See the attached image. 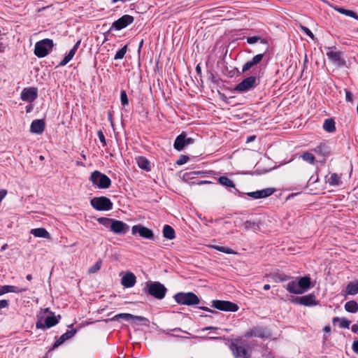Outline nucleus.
<instances>
[{"mask_svg": "<svg viewBox=\"0 0 358 358\" xmlns=\"http://www.w3.org/2000/svg\"><path fill=\"white\" fill-rule=\"evenodd\" d=\"M60 315H55L49 308L41 309L36 315V327L45 330L57 324L61 320Z\"/></svg>", "mask_w": 358, "mask_h": 358, "instance_id": "nucleus-1", "label": "nucleus"}, {"mask_svg": "<svg viewBox=\"0 0 358 358\" xmlns=\"http://www.w3.org/2000/svg\"><path fill=\"white\" fill-rule=\"evenodd\" d=\"M234 358H251L252 345L245 339L235 338L229 345Z\"/></svg>", "mask_w": 358, "mask_h": 358, "instance_id": "nucleus-2", "label": "nucleus"}, {"mask_svg": "<svg viewBox=\"0 0 358 358\" xmlns=\"http://www.w3.org/2000/svg\"><path fill=\"white\" fill-rule=\"evenodd\" d=\"M312 287L313 285L309 275L298 278L297 281L292 280L283 285L289 293L294 294H302Z\"/></svg>", "mask_w": 358, "mask_h": 358, "instance_id": "nucleus-3", "label": "nucleus"}, {"mask_svg": "<svg viewBox=\"0 0 358 358\" xmlns=\"http://www.w3.org/2000/svg\"><path fill=\"white\" fill-rule=\"evenodd\" d=\"M145 292L158 300L163 299L167 292L166 287L158 281H148L145 282Z\"/></svg>", "mask_w": 358, "mask_h": 358, "instance_id": "nucleus-4", "label": "nucleus"}, {"mask_svg": "<svg viewBox=\"0 0 358 358\" xmlns=\"http://www.w3.org/2000/svg\"><path fill=\"white\" fill-rule=\"evenodd\" d=\"M176 302L179 305L194 306L200 302L199 298L193 292H178L173 296Z\"/></svg>", "mask_w": 358, "mask_h": 358, "instance_id": "nucleus-5", "label": "nucleus"}, {"mask_svg": "<svg viewBox=\"0 0 358 358\" xmlns=\"http://www.w3.org/2000/svg\"><path fill=\"white\" fill-rule=\"evenodd\" d=\"M90 180L99 189H107L111 185L110 178L99 171H93L90 177Z\"/></svg>", "mask_w": 358, "mask_h": 358, "instance_id": "nucleus-6", "label": "nucleus"}, {"mask_svg": "<svg viewBox=\"0 0 358 358\" xmlns=\"http://www.w3.org/2000/svg\"><path fill=\"white\" fill-rule=\"evenodd\" d=\"M54 46L52 39L45 38L36 43L34 47V54L39 58L48 55Z\"/></svg>", "mask_w": 358, "mask_h": 358, "instance_id": "nucleus-7", "label": "nucleus"}, {"mask_svg": "<svg viewBox=\"0 0 358 358\" xmlns=\"http://www.w3.org/2000/svg\"><path fill=\"white\" fill-rule=\"evenodd\" d=\"M259 84L258 78L255 76H250L237 84L234 87V90L240 93L247 92L254 90Z\"/></svg>", "mask_w": 358, "mask_h": 358, "instance_id": "nucleus-8", "label": "nucleus"}, {"mask_svg": "<svg viewBox=\"0 0 358 358\" xmlns=\"http://www.w3.org/2000/svg\"><path fill=\"white\" fill-rule=\"evenodd\" d=\"M90 204L93 208L99 211L110 210L113 206L110 199L104 196L92 198L90 200Z\"/></svg>", "mask_w": 358, "mask_h": 358, "instance_id": "nucleus-9", "label": "nucleus"}, {"mask_svg": "<svg viewBox=\"0 0 358 358\" xmlns=\"http://www.w3.org/2000/svg\"><path fill=\"white\" fill-rule=\"evenodd\" d=\"M213 307L222 311L236 312L238 310V306L229 301L213 300L212 301Z\"/></svg>", "mask_w": 358, "mask_h": 358, "instance_id": "nucleus-10", "label": "nucleus"}, {"mask_svg": "<svg viewBox=\"0 0 358 358\" xmlns=\"http://www.w3.org/2000/svg\"><path fill=\"white\" fill-rule=\"evenodd\" d=\"M194 139L192 138H187L185 131H182L175 139L173 148L178 150L181 151L185 146L193 144Z\"/></svg>", "mask_w": 358, "mask_h": 358, "instance_id": "nucleus-11", "label": "nucleus"}, {"mask_svg": "<svg viewBox=\"0 0 358 358\" xmlns=\"http://www.w3.org/2000/svg\"><path fill=\"white\" fill-rule=\"evenodd\" d=\"M131 233L134 236L138 234L141 237L148 240H154L155 238L153 231L151 229L140 224L132 227Z\"/></svg>", "mask_w": 358, "mask_h": 358, "instance_id": "nucleus-12", "label": "nucleus"}, {"mask_svg": "<svg viewBox=\"0 0 358 358\" xmlns=\"http://www.w3.org/2000/svg\"><path fill=\"white\" fill-rule=\"evenodd\" d=\"M38 98V89L34 87H24L20 93L22 101L32 103Z\"/></svg>", "mask_w": 358, "mask_h": 358, "instance_id": "nucleus-13", "label": "nucleus"}, {"mask_svg": "<svg viewBox=\"0 0 358 358\" xmlns=\"http://www.w3.org/2000/svg\"><path fill=\"white\" fill-rule=\"evenodd\" d=\"M134 17L129 15H124L111 25L110 30H121L134 22Z\"/></svg>", "mask_w": 358, "mask_h": 358, "instance_id": "nucleus-14", "label": "nucleus"}, {"mask_svg": "<svg viewBox=\"0 0 358 358\" xmlns=\"http://www.w3.org/2000/svg\"><path fill=\"white\" fill-rule=\"evenodd\" d=\"M270 336V332L268 331L267 328L256 326L249 329L245 334V337L251 338V337H257L260 338H266Z\"/></svg>", "mask_w": 358, "mask_h": 358, "instance_id": "nucleus-15", "label": "nucleus"}, {"mask_svg": "<svg viewBox=\"0 0 358 358\" xmlns=\"http://www.w3.org/2000/svg\"><path fill=\"white\" fill-rule=\"evenodd\" d=\"M328 50L327 52V57L334 64L338 66H344L345 61L342 59V53L339 51H335L336 48L335 46L327 47Z\"/></svg>", "mask_w": 358, "mask_h": 358, "instance_id": "nucleus-16", "label": "nucleus"}, {"mask_svg": "<svg viewBox=\"0 0 358 358\" xmlns=\"http://www.w3.org/2000/svg\"><path fill=\"white\" fill-rule=\"evenodd\" d=\"M292 302L303 305L304 306H313L318 303L316 296L314 294H309L303 296H298L294 298Z\"/></svg>", "mask_w": 358, "mask_h": 358, "instance_id": "nucleus-17", "label": "nucleus"}, {"mask_svg": "<svg viewBox=\"0 0 358 358\" xmlns=\"http://www.w3.org/2000/svg\"><path fill=\"white\" fill-rule=\"evenodd\" d=\"M110 227V231L118 235H124L129 230V226L127 223L115 219H113Z\"/></svg>", "mask_w": 358, "mask_h": 358, "instance_id": "nucleus-18", "label": "nucleus"}, {"mask_svg": "<svg viewBox=\"0 0 358 358\" xmlns=\"http://www.w3.org/2000/svg\"><path fill=\"white\" fill-rule=\"evenodd\" d=\"M77 332L76 329H73L69 331H67L66 333L63 334L60 337L56 340V341L52 345V348L48 351V353L50 352V351L55 350V348H58L59 345L63 344L66 341L71 338Z\"/></svg>", "mask_w": 358, "mask_h": 358, "instance_id": "nucleus-19", "label": "nucleus"}, {"mask_svg": "<svg viewBox=\"0 0 358 358\" xmlns=\"http://www.w3.org/2000/svg\"><path fill=\"white\" fill-rule=\"evenodd\" d=\"M264 57V53L258 54L254 56L243 66L242 73H245L258 65L262 61Z\"/></svg>", "mask_w": 358, "mask_h": 358, "instance_id": "nucleus-20", "label": "nucleus"}, {"mask_svg": "<svg viewBox=\"0 0 358 358\" xmlns=\"http://www.w3.org/2000/svg\"><path fill=\"white\" fill-rule=\"evenodd\" d=\"M120 319H123L126 321H129L130 320H135L138 322H148V320L143 316L134 315L130 313H120L112 318L109 319L110 321H118Z\"/></svg>", "mask_w": 358, "mask_h": 358, "instance_id": "nucleus-21", "label": "nucleus"}, {"mask_svg": "<svg viewBox=\"0 0 358 358\" xmlns=\"http://www.w3.org/2000/svg\"><path fill=\"white\" fill-rule=\"evenodd\" d=\"M275 192L274 188H266L255 192H248L247 195L254 199H264L272 195Z\"/></svg>", "mask_w": 358, "mask_h": 358, "instance_id": "nucleus-22", "label": "nucleus"}, {"mask_svg": "<svg viewBox=\"0 0 358 358\" xmlns=\"http://www.w3.org/2000/svg\"><path fill=\"white\" fill-rule=\"evenodd\" d=\"M45 128V122L43 120L38 119L32 121L30 125V132L36 134H42Z\"/></svg>", "mask_w": 358, "mask_h": 358, "instance_id": "nucleus-23", "label": "nucleus"}, {"mask_svg": "<svg viewBox=\"0 0 358 358\" xmlns=\"http://www.w3.org/2000/svg\"><path fill=\"white\" fill-rule=\"evenodd\" d=\"M136 282V278L131 272H127L121 279V284L126 288L133 287Z\"/></svg>", "mask_w": 358, "mask_h": 358, "instance_id": "nucleus-24", "label": "nucleus"}, {"mask_svg": "<svg viewBox=\"0 0 358 358\" xmlns=\"http://www.w3.org/2000/svg\"><path fill=\"white\" fill-rule=\"evenodd\" d=\"M81 41H77L75 45L73 46V48L69 50V53L66 54L64 59L59 62V66H63L66 65L76 55L78 49L80 47Z\"/></svg>", "mask_w": 358, "mask_h": 358, "instance_id": "nucleus-25", "label": "nucleus"}, {"mask_svg": "<svg viewBox=\"0 0 358 358\" xmlns=\"http://www.w3.org/2000/svg\"><path fill=\"white\" fill-rule=\"evenodd\" d=\"M27 290V288H19L18 287L14 285H4L0 287V296L8 292L21 293L26 292Z\"/></svg>", "mask_w": 358, "mask_h": 358, "instance_id": "nucleus-26", "label": "nucleus"}, {"mask_svg": "<svg viewBox=\"0 0 358 358\" xmlns=\"http://www.w3.org/2000/svg\"><path fill=\"white\" fill-rule=\"evenodd\" d=\"M313 151L324 157H328L331 153V149L326 143H320L313 149Z\"/></svg>", "mask_w": 358, "mask_h": 358, "instance_id": "nucleus-27", "label": "nucleus"}, {"mask_svg": "<svg viewBox=\"0 0 358 358\" xmlns=\"http://www.w3.org/2000/svg\"><path fill=\"white\" fill-rule=\"evenodd\" d=\"M138 167L144 171H150L152 169L150 162L143 156L136 158Z\"/></svg>", "mask_w": 358, "mask_h": 358, "instance_id": "nucleus-28", "label": "nucleus"}, {"mask_svg": "<svg viewBox=\"0 0 358 358\" xmlns=\"http://www.w3.org/2000/svg\"><path fill=\"white\" fill-rule=\"evenodd\" d=\"M218 182L222 185L223 187H231V188H234V190L236 191V192L238 193V194H241V192H239L238 189H237L235 187V184L234 182H233V180H231V179H229L228 177L227 176H220L219 178H218Z\"/></svg>", "mask_w": 358, "mask_h": 358, "instance_id": "nucleus-29", "label": "nucleus"}, {"mask_svg": "<svg viewBox=\"0 0 358 358\" xmlns=\"http://www.w3.org/2000/svg\"><path fill=\"white\" fill-rule=\"evenodd\" d=\"M30 234L38 238H50L49 232L45 228L42 227L32 229Z\"/></svg>", "mask_w": 358, "mask_h": 358, "instance_id": "nucleus-30", "label": "nucleus"}, {"mask_svg": "<svg viewBox=\"0 0 358 358\" xmlns=\"http://www.w3.org/2000/svg\"><path fill=\"white\" fill-rule=\"evenodd\" d=\"M162 233L163 236L169 240H173L176 237V232L174 229L169 224H165L164 226Z\"/></svg>", "mask_w": 358, "mask_h": 358, "instance_id": "nucleus-31", "label": "nucleus"}, {"mask_svg": "<svg viewBox=\"0 0 358 358\" xmlns=\"http://www.w3.org/2000/svg\"><path fill=\"white\" fill-rule=\"evenodd\" d=\"M345 292L349 295H355L358 293V281L350 282L345 287Z\"/></svg>", "mask_w": 358, "mask_h": 358, "instance_id": "nucleus-32", "label": "nucleus"}, {"mask_svg": "<svg viewBox=\"0 0 358 358\" xmlns=\"http://www.w3.org/2000/svg\"><path fill=\"white\" fill-rule=\"evenodd\" d=\"M345 309L348 313H356L358 311V303L354 300L349 301L345 303Z\"/></svg>", "mask_w": 358, "mask_h": 358, "instance_id": "nucleus-33", "label": "nucleus"}, {"mask_svg": "<svg viewBox=\"0 0 358 358\" xmlns=\"http://www.w3.org/2000/svg\"><path fill=\"white\" fill-rule=\"evenodd\" d=\"M335 10L341 14L345 15L346 16L352 17V18L358 20V15L352 10H348L343 7L336 8Z\"/></svg>", "mask_w": 358, "mask_h": 358, "instance_id": "nucleus-34", "label": "nucleus"}, {"mask_svg": "<svg viewBox=\"0 0 358 358\" xmlns=\"http://www.w3.org/2000/svg\"><path fill=\"white\" fill-rule=\"evenodd\" d=\"M328 182L330 186H338L342 183L341 176L334 173L328 179Z\"/></svg>", "mask_w": 358, "mask_h": 358, "instance_id": "nucleus-35", "label": "nucleus"}, {"mask_svg": "<svg viewBox=\"0 0 358 358\" xmlns=\"http://www.w3.org/2000/svg\"><path fill=\"white\" fill-rule=\"evenodd\" d=\"M323 129L328 132H333L336 130L335 122L333 119L329 118L324 120Z\"/></svg>", "mask_w": 358, "mask_h": 358, "instance_id": "nucleus-36", "label": "nucleus"}, {"mask_svg": "<svg viewBox=\"0 0 358 358\" xmlns=\"http://www.w3.org/2000/svg\"><path fill=\"white\" fill-rule=\"evenodd\" d=\"M337 321L340 322L339 327L341 328L349 329L350 325V321L348 320V319L344 317L340 318L338 317H335L333 318L332 322L334 324H335Z\"/></svg>", "mask_w": 358, "mask_h": 358, "instance_id": "nucleus-37", "label": "nucleus"}, {"mask_svg": "<svg viewBox=\"0 0 358 358\" xmlns=\"http://www.w3.org/2000/svg\"><path fill=\"white\" fill-rule=\"evenodd\" d=\"M96 221L100 224H102L103 226H104L105 227H106L110 230V229H111L110 225H112L113 218L101 217H98L96 219Z\"/></svg>", "mask_w": 358, "mask_h": 358, "instance_id": "nucleus-38", "label": "nucleus"}, {"mask_svg": "<svg viewBox=\"0 0 358 358\" xmlns=\"http://www.w3.org/2000/svg\"><path fill=\"white\" fill-rule=\"evenodd\" d=\"M244 227L247 230L252 229L254 231H257L259 229V223L252 220H246L244 222Z\"/></svg>", "mask_w": 358, "mask_h": 358, "instance_id": "nucleus-39", "label": "nucleus"}, {"mask_svg": "<svg viewBox=\"0 0 358 358\" xmlns=\"http://www.w3.org/2000/svg\"><path fill=\"white\" fill-rule=\"evenodd\" d=\"M246 40H247V43H249V44H254V43H257L259 41L261 43H262V44L267 43L266 41L264 38H262L259 36H253L248 37L246 38Z\"/></svg>", "mask_w": 358, "mask_h": 358, "instance_id": "nucleus-40", "label": "nucleus"}, {"mask_svg": "<svg viewBox=\"0 0 358 358\" xmlns=\"http://www.w3.org/2000/svg\"><path fill=\"white\" fill-rule=\"evenodd\" d=\"M211 248L217 251L225 253V254H229V255L235 254L234 251L231 248H228V247H224V246H220V245H212Z\"/></svg>", "mask_w": 358, "mask_h": 358, "instance_id": "nucleus-41", "label": "nucleus"}, {"mask_svg": "<svg viewBox=\"0 0 358 358\" xmlns=\"http://www.w3.org/2000/svg\"><path fill=\"white\" fill-rule=\"evenodd\" d=\"M127 50V45H124L121 49L117 51L116 54L115 55L114 59L119 60L123 59Z\"/></svg>", "mask_w": 358, "mask_h": 358, "instance_id": "nucleus-42", "label": "nucleus"}, {"mask_svg": "<svg viewBox=\"0 0 358 358\" xmlns=\"http://www.w3.org/2000/svg\"><path fill=\"white\" fill-rule=\"evenodd\" d=\"M301 157L304 161L308 162L310 164H314L315 163V157L312 153L306 152L301 155Z\"/></svg>", "mask_w": 358, "mask_h": 358, "instance_id": "nucleus-43", "label": "nucleus"}, {"mask_svg": "<svg viewBox=\"0 0 358 358\" xmlns=\"http://www.w3.org/2000/svg\"><path fill=\"white\" fill-rule=\"evenodd\" d=\"M274 278H275V282H285V281L289 280L293 278L291 277L290 275H285L283 273H276L274 275Z\"/></svg>", "mask_w": 358, "mask_h": 358, "instance_id": "nucleus-44", "label": "nucleus"}, {"mask_svg": "<svg viewBox=\"0 0 358 358\" xmlns=\"http://www.w3.org/2000/svg\"><path fill=\"white\" fill-rule=\"evenodd\" d=\"M299 27L301 31H303L305 34L308 36L312 40L314 41L315 39L314 34L308 27L302 24H299Z\"/></svg>", "mask_w": 358, "mask_h": 358, "instance_id": "nucleus-45", "label": "nucleus"}, {"mask_svg": "<svg viewBox=\"0 0 358 358\" xmlns=\"http://www.w3.org/2000/svg\"><path fill=\"white\" fill-rule=\"evenodd\" d=\"M101 264H102V261L101 259L98 260L93 266H92L89 268V271H88L89 273H96L101 268Z\"/></svg>", "mask_w": 358, "mask_h": 358, "instance_id": "nucleus-46", "label": "nucleus"}, {"mask_svg": "<svg viewBox=\"0 0 358 358\" xmlns=\"http://www.w3.org/2000/svg\"><path fill=\"white\" fill-rule=\"evenodd\" d=\"M120 101L121 104L124 106L129 104V99L125 90H122L120 93Z\"/></svg>", "mask_w": 358, "mask_h": 358, "instance_id": "nucleus-47", "label": "nucleus"}, {"mask_svg": "<svg viewBox=\"0 0 358 358\" xmlns=\"http://www.w3.org/2000/svg\"><path fill=\"white\" fill-rule=\"evenodd\" d=\"M204 172L203 171H192V172H189V173H185L183 176L184 178H187L188 179L189 178H194V176H199V175H204Z\"/></svg>", "mask_w": 358, "mask_h": 358, "instance_id": "nucleus-48", "label": "nucleus"}, {"mask_svg": "<svg viewBox=\"0 0 358 358\" xmlns=\"http://www.w3.org/2000/svg\"><path fill=\"white\" fill-rule=\"evenodd\" d=\"M189 159V157L187 155H181L179 157V159L176 161V164L178 165H182L185 164L188 162Z\"/></svg>", "mask_w": 358, "mask_h": 358, "instance_id": "nucleus-49", "label": "nucleus"}, {"mask_svg": "<svg viewBox=\"0 0 358 358\" xmlns=\"http://www.w3.org/2000/svg\"><path fill=\"white\" fill-rule=\"evenodd\" d=\"M97 136H98V138H99L100 142L102 143V145L103 147L106 146L107 145L106 144V141L104 134H103V131L101 130H99L97 131Z\"/></svg>", "mask_w": 358, "mask_h": 358, "instance_id": "nucleus-50", "label": "nucleus"}, {"mask_svg": "<svg viewBox=\"0 0 358 358\" xmlns=\"http://www.w3.org/2000/svg\"><path fill=\"white\" fill-rule=\"evenodd\" d=\"M345 100L348 102H352L353 99V94L349 90H345Z\"/></svg>", "mask_w": 358, "mask_h": 358, "instance_id": "nucleus-51", "label": "nucleus"}, {"mask_svg": "<svg viewBox=\"0 0 358 358\" xmlns=\"http://www.w3.org/2000/svg\"><path fill=\"white\" fill-rule=\"evenodd\" d=\"M9 306V303L8 300L2 299L0 300V310L4 308H7Z\"/></svg>", "mask_w": 358, "mask_h": 358, "instance_id": "nucleus-52", "label": "nucleus"}, {"mask_svg": "<svg viewBox=\"0 0 358 358\" xmlns=\"http://www.w3.org/2000/svg\"><path fill=\"white\" fill-rule=\"evenodd\" d=\"M352 348L353 351L358 355V340L353 342Z\"/></svg>", "mask_w": 358, "mask_h": 358, "instance_id": "nucleus-53", "label": "nucleus"}, {"mask_svg": "<svg viewBox=\"0 0 358 358\" xmlns=\"http://www.w3.org/2000/svg\"><path fill=\"white\" fill-rule=\"evenodd\" d=\"M6 194L7 191L6 189H2L0 190V201H1L5 198Z\"/></svg>", "mask_w": 358, "mask_h": 358, "instance_id": "nucleus-54", "label": "nucleus"}, {"mask_svg": "<svg viewBox=\"0 0 358 358\" xmlns=\"http://www.w3.org/2000/svg\"><path fill=\"white\" fill-rule=\"evenodd\" d=\"M199 308L200 309H201V310H206V311L209 312V313H217V311H215V310H212V309H210V308H208V307H206V306H200V307H199Z\"/></svg>", "mask_w": 358, "mask_h": 358, "instance_id": "nucleus-55", "label": "nucleus"}, {"mask_svg": "<svg viewBox=\"0 0 358 358\" xmlns=\"http://www.w3.org/2000/svg\"><path fill=\"white\" fill-rule=\"evenodd\" d=\"M256 138L257 137H256L255 135L249 136L247 137L246 143L252 142V141H254L256 139Z\"/></svg>", "mask_w": 358, "mask_h": 358, "instance_id": "nucleus-56", "label": "nucleus"}, {"mask_svg": "<svg viewBox=\"0 0 358 358\" xmlns=\"http://www.w3.org/2000/svg\"><path fill=\"white\" fill-rule=\"evenodd\" d=\"M210 80L213 83L217 84V83H218V80L216 79L215 76L212 73L210 75Z\"/></svg>", "mask_w": 358, "mask_h": 358, "instance_id": "nucleus-57", "label": "nucleus"}, {"mask_svg": "<svg viewBox=\"0 0 358 358\" xmlns=\"http://www.w3.org/2000/svg\"><path fill=\"white\" fill-rule=\"evenodd\" d=\"M351 330L355 334L358 333V324H354L351 327Z\"/></svg>", "mask_w": 358, "mask_h": 358, "instance_id": "nucleus-58", "label": "nucleus"}, {"mask_svg": "<svg viewBox=\"0 0 358 358\" xmlns=\"http://www.w3.org/2000/svg\"><path fill=\"white\" fill-rule=\"evenodd\" d=\"M33 106L31 105V103H30L29 105L26 106V112L27 113H31L33 110Z\"/></svg>", "mask_w": 358, "mask_h": 358, "instance_id": "nucleus-59", "label": "nucleus"}, {"mask_svg": "<svg viewBox=\"0 0 358 358\" xmlns=\"http://www.w3.org/2000/svg\"><path fill=\"white\" fill-rule=\"evenodd\" d=\"M323 331L325 333H329L331 331V327L330 326H325L324 328H323Z\"/></svg>", "mask_w": 358, "mask_h": 358, "instance_id": "nucleus-60", "label": "nucleus"}, {"mask_svg": "<svg viewBox=\"0 0 358 358\" xmlns=\"http://www.w3.org/2000/svg\"><path fill=\"white\" fill-rule=\"evenodd\" d=\"M209 183H211V182L208 181V180H201L199 182H197L198 185L209 184Z\"/></svg>", "mask_w": 358, "mask_h": 358, "instance_id": "nucleus-61", "label": "nucleus"}, {"mask_svg": "<svg viewBox=\"0 0 358 358\" xmlns=\"http://www.w3.org/2000/svg\"><path fill=\"white\" fill-rule=\"evenodd\" d=\"M196 71L198 74L201 73V69L199 64L196 66Z\"/></svg>", "mask_w": 358, "mask_h": 358, "instance_id": "nucleus-62", "label": "nucleus"}, {"mask_svg": "<svg viewBox=\"0 0 358 358\" xmlns=\"http://www.w3.org/2000/svg\"><path fill=\"white\" fill-rule=\"evenodd\" d=\"M271 288L270 285L268 284H266L264 285L263 289L265 291L268 290Z\"/></svg>", "mask_w": 358, "mask_h": 358, "instance_id": "nucleus-63", "label": "nucleus"}, {"mask_svg": "<svg viewBox=\"0 0 358 358\" xmlns=\"http://www.w3.org/2000/svg\"><path fill=\"white\" fill-rule=\"evenodd\" d=\"M143 40L142 39V40H141V42H140V43H139V45H138V51L139 52H140V51H141V48L143 47Z\"/></svg>", "mask_w": 358, "mask_h": 358, "instance_id": "nucleus-64", "label": "nucleus"}]
</instances>
